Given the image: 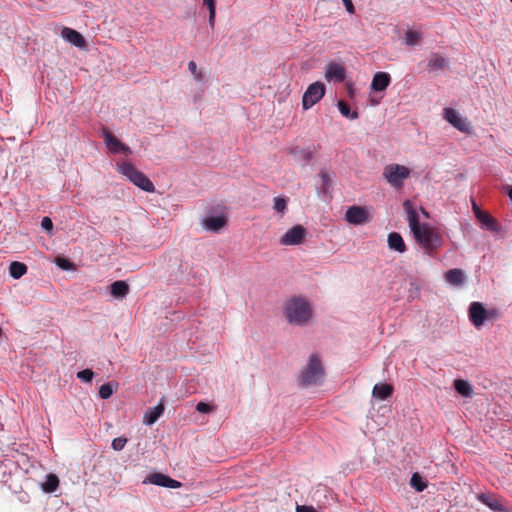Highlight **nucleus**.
Segmentation results:
<instances>
[{
  "label": "nucleus",
  "instance_id": "f257e3e1",
  "mask_svg": "<svg viewBox=\"0 0 512 512\" xmlns=\"http://www.w3.org/2000/svg\"><path fill=\"white\" fill-rule=\"evenodd\" d=\"M283 314L291 325L306 326L313 315L310 303L302 296H293L286 300L283 306Z\"/></svg>",
  "mask_w": 512,
  "mask_h": 512
},
{
  "label": "nucleus",
  "instance_id": "f03ea898",
  "mask_svg": "<svg viewBox=\"0 0 512 512\" xmlns=\"http://www.w3.org/2000/svg\"><path fill=\"white\" fill-rule=\"evenodd\" d=\"M324 376V369L321 360L316 354H311L307 365L302 369L298 378V385L307 388L312 385H318Z\"/></svg>",
  "mask_w": 512,
  "mask_h": 512
},
{
  "label": "nucleus",
  "instance_id": "7ed1b4c3",
  "mask_svg": "<svg viewBox=\"0 0 512 512\" xmlns=\"http://www.w3.org/2000/svg\"><path fill=\"white\" fill-rule=\"evenodd\" d=\"M117 170L141 190L145 192H154L155 187L152 181L133 164L128 162H118Z\"/></svg>",
  "mask_w": 512,
  "mask_h": 512
},
{
  "label": "nucleus",
  "instance_id": "20e7f679",
  "mask_svg": "<svg viewBox=\"0 0 512 512\" xmlns=\"http://www.w3.org/2000/svg\"><path fill=\"white\" fill-rule=\"evenodd\" d=\"M413 235L416 242L427 251L436 250L443 244L442 236L426 223H423V226L417 229Z\"/></svg>",
  "mask_w": 512,
  "mask_h": 512
},
{
  "label": "nucleus",
  "instance_id": "39448f33",
  "mask_svg": "<svg viewBox=\"0 0 512 512\" xmlns=\"http://www.w3.org/2000/svg\"><path fill=\"white\" fill-rule=\"evenodd\" d=\"M410 176V169L400 164H389L383 170V177L394 188L403 187L404 180Z\"/></svg>",
  "mask_w": 512,
  "mask_h": 512
},
{
  "label": "nucleus",
  "instance_id": "423d86ee",
  "mask_svg": "<svg viewBox=\"0 0 512 512\" xmlns=\"http://www.w3.org/2000/svg\"><path fill=\"white\" fill-rule=\"evenodd\" d=\"M496 315V310L487 309L481 302H472L468 308V317L470 322L476 327L480 328L484 325L485 321L490 317Z\"/></svg>",
  "mask_w": 512,
  "mask_h": 512
},
{
  "label": "nucleus",
  "instance_id": "0eeeda50",
  "mask_svg": "<svg viewBox=\"0 0 512 512\" xmlns=\"http://www.w3.org/2000/svg\"><path fill=\"white\" fill-rule=\"evenodd\" d=\"M326 86L323 82L316 81L310 84L302 96V107L304 110L312 108L325 95Z\"/></svg>",
  "mask_w": 512,
  "mask_h": 512
},
{
  "label": "nucleus",
  "instance_id": "6e6552de",
  "mask_svg": "<svg viewBox=\"0 0 512 512\" xmlns=\"http://www.w3.org/2000/svg\"><path fill=\"white\" fill-rule=\"evenodd\" d=\"M227 216L222 208L219 212L211 210L207 213L203 220V225L206 230L211 232H219L222 228L227 225Z\"/></svg>",
  "mask_w": 512,
  "mask_h": 512
},
{
  "label": "nucleus",
  "instance_id": "1a4fd4ad",
  "mask_svg": "<svg viewBox=\"0 0 512 512\" xmlns=\"http://www.w3.org/2000/svg\"><path fill=\"white\" fill-rule=\"evenodd\" d=\"M144 484H153L165 488H180L182 482L171 478L169 475L161 472H153L146 476L143 481Z\"/></svg>",
  "mask_w": 512,
  "mask_h": 512
},
{
  "label": "nucleus",
  "instance_id": "9d476101",
  "mask_svg": "<svg viewBox=\"0 0 512 512\" xmlns=\"http://www.w3.org/2000/svg\"><path fill=\"white\" fill-rule=\"evenodd\" d=\"M306 235V228L297 224L286 231V233L281 237L280 243L285 246L299 245L303 243Z\"/></svg>",
  "mask_w": 512,
  "mask_h": 512
},
{
  "label": "nucleus",
  "instance_id": "9b49d317",
  "mask_svg": "<svg viewBox=\"0 0 512 512\" xmlns=\"http://www.w3.org/2000/svg\"><path fill=\"white\" fill-rule=\"evenodd\" d=\"M102 135L104 137V142L109 149V151L113 154L123 153L125 155L132 154V150L129 146L121 142L112 132L108 129H103Z\"/></svg>",
  "mask_w": 512,
  "mask_h": 512
},
{
  "label": "nucleus",
  "instance_id": "f8f14e48",
  "mask_svg": "<svg viewBox=\"0 0 512 512\" xmlns=\"http://www.w3.org/2000/svg\"><path fill=\"white\" fill-rule=\"evenodd\" d=\"M345 220L353 225H361L369 221V214L365 207L352 205L346 210Z\"/></svg>",
  "mask_w": 512,
  "mask_h": 512
},
{
  "label": "nucleus",
  "instance_id": "ddd939ff",
  "mask_svg": "<svg viewBox=\"0 0 512 512\" xmlns=\"http://www.w3.org/2000/svg\"><path fill=\"white\" fill-rule=\"evenodd\" d=\"M477 499L493 512H508L503 499L493 493H480L477 495Z\"/></svg>",
  "mask_w": 512,
  "mask_h": 512
},
{
  "label": "nucleus",
  "instance_id": "4468645a",
  "mask_svg": "<svg viewBox=\"0 0 512 512\" xmlns=\"http://www.w3.org/2000/svg\"><path fill=\"white\" fill-rule=\"evenodd\" d=\"M444 119L460 132H469L467 120L462 118L457 110L451 107L444 108Z\"/></svg>",
  "mask_w": 512,
  "mask_h": 512
},
{
  "label": "nucleus",
  "instance_id": "2eb2a0df",
  "mask_svg": "<svg viewBox=\"0 0 512 512\" xmlns=\"http://www.w3.org/2000/svg\"><path fill=\"white\" fill-rule=\"evenodd\" d=\"M325 78L328 82H343L346 78V69L342 64L329 62L325 68Z\"/></svg>",
  "mask_w": 512,
  "mask_h": 512
},
{
  "label": "nucleus",
  "instance_id": "dca6fc26",
  "mask_svg": "<svg viewBox=\"0 0 512 512\" xmlns=\"http://www.w3.org/2000/svg\"><path fill=\"white\" fill-rule=\"evenodd\" d=\"M62 38L74 45L77 48L83 49L87 47V42L84 36L77 30L69 27H64L61 31Z\"/></svg>",
  "mask_w": 512,
  "mask_h": 512
},
{
  "label": "nucleus",
  "instance_id": "f3484780",
  "mask_svg": "<svg viewBox=\"0 0 512 512\" xmlns=\"http://www.w3.org/2000/svg\"><path fill=\"white\" fill-rule=\"evenodd\" d=\"M403 208L407 214L409 227L412 233H414L417 229L423 226V223L420 222L419 214L410 200L407 199L403 202Z\"/></svg>",
  "mask_w": 512,
  "mask_h": 512
},
{
  "label": "nucleus",
  "instance_id": "a211bd4d",
  "mask_svg": "<svg viewBox=\"0 0 512 512\" xmlns=\"http://www.w3.org/2000/svg\"><path fill=\"white\" fill-rule=\"evenodd\" d=\"M165 410L164 397H162L159 403L152 408H149L143 417V423L147 426H152L154 423L158 421V419L163 415Z\"/></svg>",
  "mask_w": 512,
  "mask_h": 512
},
{
  "label": "nucleus",
  "instance_id": "6ab92c4d",
  "mask_svg": "<svg viewBox=\"0 0 512 512\" xmlns=\"http://www.w3.org/2000/svg\"><path fill=\"white\" fill-rule=\"evenodd\" d=\"M391 83V76L387 72H376L372 78L370 89L373 92H383Z\"/></svg>",
  "mask_w": 512,
  "mask_h": 512
},
{
  "label": "nucleus",
  "instance_id": "aec40b11",
  "mask_svg": "<svg viewBox=\"0 0 512 512\" xmlns=\"http://www.w3.org/2000/svg\"><path fill=\"white\" fill-rule=\"evenodd\" d=\"M475 215L479 222L481 223L482 227L485 228L486 230L491 232H496L499 230L498 222L490 214L483 212L479 208H477L475 211Z\"/></svg>",
  "mask_w": 512,
  "mask_h": 512
},
{
  "label": "nucleus",
  "instance_id": "412c9836",
  "mask_svg": "<svg viewBox=\"0 0 512 512\" xmlns=\"http://www.w3.org/2000/svg\"><path fill=\"white\" fill-rule=\"evenodd\" d=\"M455 391L464 398H472L474 395V389L472 384L464 379H455L453 382Z\"/></svg>",
  "mask_w": 512,
  "mask_h": 512
},
{
  "label": "nucleus",
  "instance_id": "4be33fe9",
  "mask_svg": "<svg viewBox=\"0 0 512 512\" xmlns=\"http://www.w3.org/2000/svg\"><path fill=\"white\" fill-rule=\"evenodd\" d=\"M388 246L391 250L404 253L407 250L403 237L398 232H391L387 238Z\"/></svg>",
  "mask_w": 512,
  "mask_h": 512
},
{
  "label": "nucleus",
  "instance_id": "5701e85b",
  "mask_svg": "<svg viewBox=\"0 0 512 512\" xmlns=\"http://www.w3.org/2000/svg\"><path fill=\"white\" fill-rule=\"evenodd\" d=\"M447 67H448V60L445 57H443L437 53L431 54V57L427 63V68L429 71L436 72V71L444 70Z\"/></svg>",
  "mask_w": 512,
  "mask_h": 512
},
{
  "label": "nucleus",
  "instance_id": "b1692460",
  "mask_svg": "<svg viewBox=\"0 0 512 512\" xmlns=\"http://www.w3.org/2000/svg\"><path fill=\"white\" fill-rule=\"evenodd\" d=\"M110 293L116 299H123L129 293V285L123 280H117L111 283Z\"/></svg>",
  "mask_w": 512,
  "mask_h": 512
},
{
  "label": "nucleus",
  "instance_id": "393cba45",
  "mask_svg": "<svg viewBox=\"0 0 512 512\" xmlns=\"http://www.w3.org/2000/svg\"><path fill=\"white\" fill-rule=\"evenodd\" d=\"M393 393V387L387 383L375 384L372 390V396L378 400H386Z\"/></svg>",
  "mask_w": 512,
  "mask_h": 512
},
{
  "label": "nucleus",
  "instance_id": "a878e982",
  "mask_svg": "<svg viewBox=\"0 0 512 512\" xmlns=\"http://www.w3.org/2000/svg\"><path fill=\"white\" fill-rule=\"evenodd\" d=\"M290 154L294 156L297 162H300L303 165L309 163L313 158V151L309 148L295 147L290 150Z\"/></svg>",
  "mask_w": 512,
  "mask_h": 512
},
{
  "label": "nucleus",
  "instance_id": "bb28decb",
  "mask_svg": "<svg viewBox=\"0 0 512 512\" xmlns=\"http://www.w3.org/2000/svg\"><path fill=\"white\" fill-rule=\"evenodd\" d=\"M445 279L450 284L459 286L465 281V273L461 269L453 268L445 273Z\"/></svg>",
  "mask_w": 512,
  "mask_h": 512
},
{
  "label": "nucleus",
  "instance_id": "cd10ccee",
  "mask_svg": "<svg viewBox=\"0 0 512 512\" xmlns=\"http://www.w3.org/2000/svg\"><path fill=\"white\" fill-rule=\"evenodd\" d=\"M59 478L54 473L46 475L44 482L41 483V488L45 493H54L59 487Z\"/></svg>",
  "mask_w": 512,
  "mask_h": 512
},
{
  "label": "nucleus",
  "instance_id": "c85d7f7f",
  "mask_svg": "<svg viewBox=\"0 0 512 512\" xmlns=\"http://www.w3.org/2000/svg\"><path fill=\"white\" fill-rule=\"evenodd\" d=\"M321 178V186L318 188L319 195H322L323 198H326L330 195L332 189V181L329 174L325 171L320 172Z\"/></svg>",
  "mask_w": 512,
  "mask_h": 512
},
{
  "label": "nucleus",
  "instance_id": "c756f323",
  "mask_svg": "<svg viewBox=\"0 0 512 512\" xmlns=\"http://www.w3.org/2000/svg\"><path fill=\"white\" fill-rule=\"evenodd\" d=\"M26 273H27L26 264L19 262V261H13L10 263L9 274L13 279H19Z\"/></svg>",
  "mask_w": 512,
  "mask_h": 512
},
{
  "label": "nucleus",
  "instance_id": "7c9ffc66",
  "mask_svg": "<svg viewBox=\"0 0 512 512\" xmlns=\"http://www.w3.org/2000/svg\"><path fill=\"white\" fill-rule=\"evenodd\" d=\"M410 485L417 492L424 491L428 486V481L418 472H414L410 478Z\"/></svg>",
  "mask_w": 512,
  "mask_h": 512
},
{
  "label": "nucleus",
  "instance_id": "2f4dec72",
  "mask_svg": "<svg viewBox=\"0 0 512 512\" xmlns=\"http://www.w3.org/2000/svg\"><path fill=\"white\" fill-rule=\"evenodd\" d=\"M337 107L341 115L350 120H355L359 117V114L356 110H351L349 104L344 100L337 101Z\"/></svg>",
  "mask_w": 512,
  "mask_h": 512
},
{
  "label": "nucleus",
  "instance_id": "473e14b6",
  "mask_svg": "<svg viewBox=\"0 0 512 512\" xmlns=\"http://www.w3.org/2000/svg\"><path fill=\"white\" fill-rule=\"evenodd\" d=\"M57 267L64 271H71L75 269V264L65 256H57L54 260Z\"/></svg>",
  "mask_w": 512,
  "mask_h": 512
},
{
  "label": "nucleus",
  "instance_id": "72a5a7b5",
  "mask_svg": "<svg viewBox=\"0 0 512 512\" xmlns=\"http://www.w3.org/2000/svg\"><path fill=\"white\" fill-rule=\"evenodd\" d=\"M421 33L415 30H407L405 33V43L408 46H416L420 43Z\"/></svg>",
  "mask_w": 512,
  "mask_h": 512
},
{
  "label": "nucleus",
  "instance_id": "f704fd0d",
  "mask_svg": "<svg viewBox=\"0 0 512 512\" xmlns=\"http://www.w3.org/2000/svg\"><path fill=\"white\" fill-rule=\"evenodd\" d=\"M114 393V388L112 383H104L99 387L98 394L99 397L103 400L109 399Z\"/></svg>",
  "mask_w": 512,
  "mask_h": 512
},
{
  "label": "nucleus",
  "instance_id": "c9c22d12",
  "mask_svg": "<svg viewBox=\"0 0 512 512\" xmlns=\"http://www.w3.org/2000/svg\"><path fill=\"white\" fill-rule=\"evenodd\" d=\"M188 69L197 82H203L205 80L204 73L202 71L198 70L197 65L194 61H190L188 63Z\"/></svg>",
  "mask_w": 512,
  "mask_h": 512
},
{
  "label": "nucleus",
  "instance_id": "e433bc0d",
  "mask_svg": "<svg viewBox=\"0 0 512 512\" xmlns=\"http://www.w3.org/2000/svg\"><path fill=\"white\" fill-rule=\"evenodd\" d=\"M287 198L283 196H278L274 198V210L278 213H284L287 208Z\"/></svg>",
  "mask_w": 512,
  "mask_h": 512
},
{
  "label": "nucleus",
  "instance_id": "4c0bfd02",
  "mask_svg": "<svg viewBox=\"0 0 512 512\" xmlns=\"http://www.w3.org/2000/svg\"><path fill=\"white\" fill-rule=\"evenodd\" d=\"M94 375L95 374H94V372L91 369L86 368V369H83L81 371H78L76 376L82 382L90 383V382H92V380L94 378Z\"/></svg>",
  "mask_w": 512,
  "mask_h": 512
},
{
  "label": "nucleus",
  "instance_id": "58836bf2",
  "mask_svg": "<svg viewBox=\"0 0 512 512\" xmlns=\"http://www.w3.org/2000/svg\"><path fill=\"white\" fill-rule=\"evenodd\" d=\"M128 439L125 437H117L112 440L111 447L115 451H121L124 449Z\"/></svg>",
  "mask_w": 512,
  "mask_h": 512
},
{
  "label": "nucleus",
  "instance_id": "ea45409f",
  "mask_svg": "<svg viewBox=\"0 0 512 512\" xmlns=\"http://www.w3.org/2000/svg\"><path fill=\"white\" fill-rule=\"evenodd\" d=\"M196 411L203 414H208L212 411V406L208 402L199 401L196 404Z\"/></svg>",
  "mask_w": 512,
  "mask_h": 512
},
{
  "label": "nucleus",
  "instance_id": "a19ab883",
  "mask_svg": "<svg viewBox=\"0 0 512 512\" xmlns=\"http://www.w3.org/2000/svg\"><path fill=\"white\" fill-rule=\"evenodd\" d=\"M41 227L48 233H51V231L53 230V222L51 218L47 216L43 217L41 220Z\"/></svg>",
  "mask_w": 512,
  "mask_h": 512
},
{
  "label": "nucleus",
  "instance_id": "79ce46f5",
  "mask_svg": "<svg viewBox=\"0 0 512 512\" xmlns=\"http://www.w3.org/2000/svg\"><path fill=\"white\" fill-rule=\"evenodd\" d=\"M296 512H319V511L311 505H297Z\"/></svg>",
  "mask_w": 512,
  "mask_h": 512
},
{
  "label": "nucleus",
  "instance_id": "37998d69",
  "mask_svg": "<svg viewBox=\"0 0 512 512\" xmlns=\"http://www.w3.org/2000/svg\"><path fill=\"white\" fill-rule=\"evenodd\" d=\"M345 8H346V11L349 13V14H354L355 13V7H354V4L352 2V0H342Z\"/></svg>",
  "mask_w": 512,
  "mask_h": 512
},
{
  "label": "nucleus",
  "instance_id": "c03bdc74",
  "mask_svg": "<svg viewBox=\"0 0 512 512\" xmlns=\"http://www.w3.org/2000/svg\"><path fill=\"white\" fill-rule=\"evenodd\" d=\"M209 10V26L213 29L215 25V18H216V9H208Z\"/></svg>",
  "mask_w": 512,
  "mask_h": 512
},
{
  "label": "nucleus",
  "instance_id": "a18cd8bd",
  "mask_svg": "<svg viewBox=\"0 0 512 512\" xmlns=\"http://www.w3.org/2000/svg\"><path fill=\"white\" fill-rule=\"evenodd\" d=\"M203 4L207 6L208 9H216V1L215 0H203Z\"/></svg>",
  "mask_w": 512,
  "mask_h": 512
},
{
  "label": "nucleus",
  "instance_id": "49530a36",
  "mask_svg": "<svg viewBox=\"0 0 512 512\" xmlns=\"http://www.w3.org/2000/svg\"><path fill=\"white\" fill-rule=\"evenodd\" d=\"M347 90H348L349 97L352 98L354 96V93H355V90H354L353 86L352 85H348L347 86Z\"/></svg>",
  "mask_w": 512,
  "mask_h": 512
},
{
  "label": "nucleus",
  "instance_id": "de8ad7c7",
  "mask_svg": "<svg viewBox=\"0 0 512 512\" xmlns=\"http://www.w3.org/2000/svg\"><path fill=\"white\" fill-rule=\"evenodd\" d=\"M507 195L512 202V186H507Z\"/></svg>",
  "mask_w": 512,
  "mask_h": 512
},
{
  "label": "nucleus",
  "instance_id": "09e8293b",
  "mask_svg": "<svg viewBox=\"0 0 512 512\" xmlns=\"http://www.w3.org/2000/svg\"><path fill=\"white\" fill-rule=\"evenodd\" d=\"M421 212L424 216L429 217L428 212L423 207H421Z\"/></svg>",
  "mask_w": 512,
  "mask_h": 512
},
{
  "label": "nucleus",
  "instance_id": "8fccbe9b",
  "mask_svg": "<svg viewBox=\"0 0 512 512\" xmlns=\"http://www.w3.org/2000/svg\"><path fill=\"white\" fill-rule=\"evenodd\" d=\"M511 2H512V0H511Z\"/></svg>",
  "mask_w": 512,
  "mask_h": 512
}]
</instances>
